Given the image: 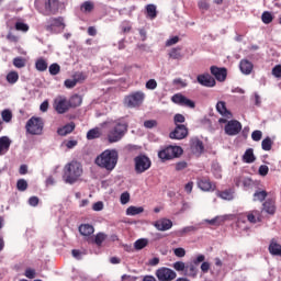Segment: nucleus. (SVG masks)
<instances>
[{"instance_id": "nucleus-1", "label": "nucleus", "mask_w": 281, "mask_h": 281, "mask_svg": "<svg viewBox=\"0 0 281 281\" xmlns=\"http://www.w3.org/2000/svg\"><path fill=\"white\" fill-rule=\"evenodd\" d=\"M119 159L120 154H117L115 149H105L95 158V164L99 168H103L104 170H108V172H112V170H115Z\"/></svg>"}, {"instance_id": "nucleus-2", "label": "nucleus", "mask_w": 281, "mask_h": 281, "mask_svg": "<svg viewBox=\"0 0 281 281\" xmlns=\"http://www.w3.org/2000/svg\"><path fill=\"white\" fill-rule=\"evenodd\" d=\"M128 133V122L124 120L114 121L106 134V139L110 144H115L124 137Z\"/></svg>"}, {"instance_id": "nucleus-3", "label": "nucleus", "mask_w": 281, "mask_h": 281, "mask_svg": "<svg viewBox=\"0 0 281 281\" xmlns=\"http://www.w3.org/2000/svg\"><path fill=\"white\" fill-rule=\"evenodd\" d=\"M60 5V0H35V8L43 16L58 14Z\"/></svg>"}, {"instance_id": "nucleus-4", "label": "nucleus", "mask_w": 281, "mask_h": 281, "mask_svg": "<svg viewBox=\"0 0 281 281\" xmlns=\"http://www.w3.org/2000/svg\"><path fill=\"white\" fill-rule=\"evenodd\" d=\"M80 177H82V165H80V162L71 161L64 167L63 179L65 183L74 186V183H76Z\"/></svg>"}, {"instance_id": "nucleus-5", "label": "nucleus", "mask_w": 281, "mask_h": 281, "mask_svg": "<svg viewBox=\"0 0 281 281\" xmlns=\"http://www.w3.org/2000/svg\"><path fill=\"white\" fill-rule=\"evenodd\" d=\"M183 155V148L180 146L169 145L158 151V157L161 161H170V159H175L177 157H181Z\"/></svg>"}, {"instance_id": "nucleus-6", "label": "nucleus", "mask_w": 281, "mask_h": 281, "mask_svg": "<svg viewBox=\"0 0 281 281\" xmlns=\"http://www.w3.org/2000/svg\"><path fill=\"white\" fill-rule=\"evenodd\" d=\"M43 128H45V122L38 116H32L25 125L26 133L30 135H43Z\"/></svg>"}, {"instance_id": "nucleus-7", "label": "nucleus", "mask_w": 281, "mask_h": 281, "mask_svg": "<svg viewBox=\"0 0 281 281\" xmlns=\"http://www.w3.org/2000/svg\"><path fill=\"white\" fill-rule=\"evenodd\" d=\"M65 27V19H63V16L49 18L45 25V30L49 32V34H60Z\"/></svg>"}, {"instance_id": "nucleus-8", "label": "nucleus", "mask_w": 281, "mask_h": 281, "mask_svg": "<svg viewBox=\"0 0 281 281\" xmlns=\"http://www.w3.org/2000/svg\"><path fill=\"white\" fill-rule=\"evenodd\" d=\"M135 164V172L136 175H144L146 170H150V166H153V161L146 155H139L134 158Z\"/></svg>"}, {"instance_id": "nucleus-9", "label": "nucleus", "mask_w": 281, "mask_h": 281, "mask_svg": "<svg viewBox=\"0 0 281 281\" xmlns=\"http://www.w3.org/2000/svg\"><path fill=\"white\" fill-rule=\"evenodd\" d=\"M53 108L58 115H65L69 111V100L65 95H58L54 99Z\"/></svg>"}, {"instance_id": "nucleus-10", "label": "nucleus", "mask_w": 281, "mask_h": 281, "mask_svg": "<svg viewBox=\"0 0 281 281\" xmlns=\"http://www.w3.org/2000/svg\"><path fill=\"white\" fill-rule=\"evenodd\" d=\"M144 98L143 92H134L125 97V104L130 106V109H135V106H139L142 102H144Z\"/></svg>"}, {"instance_id": "nucleus-11", "label": "nucleus", "mask_w": 281, "mask_h": 281, "mask_svg": "<svg viewBox=\"0 0 281 281\" xmlns=\"http://www.w3.org/2000/svg\"><path fill=\"white\" fill-rule=\"evenodd\" d=\"M159 281H172L177 278V272L170 268L162 267L156 271Z\"/></svg>"}, {"instance_id": "nucleus-12", "label": "nucleus", "mask_w": 281, "mask_h": 281, "mask_svg": "<svg viewBox=\"0 0 281 281\" xmlns=\"http://www.w3.org/2000/svg\"><path fill=\"white\" fill-rule=\"evenodd\" d=\"M224 131L226 135L229 136L238 135V133L243 131V124H240V122H238L237 120L228 121L224 127Z\"/></svg>"}, {"instance_id": "nucleus-13", "label": "nucleus", "mask_w": 281, "mask_h": 281, "mask_svg": "<svg viewBox=\"0 0 281 281\" xmlns=\"http://www.w3.org/2000/svg\"><path fill=\"white\" fill-rule=\"evenodd\" d=\"M198 188L202 190V192H214L216 190V183L211 182L207 177H200L196 179Z\"/></svg>"}, {"instance_id": "nucleus-14", "label": "nucleus", "mask_w": 281, "mask_h": 281, "mask_svg": "<svg viewBox=\"0 0 281 281\" xmlns=\"http://www.w3.org/2000/svg\"><path fill=\"white\" fill-rule=\"evenodd\" d=\"M170 139H186L188 137V127L186 125H177L169 134Z\"/></svg>"}, {"instance_id": "nucleus-15", "label": "nucleus", "mask_w": 281, "mask_h": 281, "mask_svg": "<svg viewBox=\"0 0 281 281\" xmlns=\"http://www.w3.org/2000/svg\"><path fill=\"white\" fill-rule=\"evenodd\" d=\"M171 100L175 104H179L180 106H188L189 109H194L195 106L194 101L186 98L183 94H173Z\"/></svg>"}, {"instance_id": "nucleus-16", "label": "nucleus", "mask_w": 281, "mask_h": 281, "mask_svg": "<svg viewBox=\"0 0 281 281\" xmlns=\"http://www.w3.org/2000/svg\"><path fill=\"white\" fill-rule=\"evenodd\" d=\"M212 76L218 82H225L227 80V68H218L217 66H211L210 68Z\"/></svg>"}, {"instance_id": "nucleus-17", "label": "nucleus", "mask_w": 281, "mask_h": 281, "mask_svg": "<svg viewBox=\"0 0 281 281\" xmlns=\"http://www.w3.org/2000/svg\"><path fill=\"white\" fill-rule=\"evenodd\" d=\"M196 80L199 85H202V87H216V79H214L210 74L199 75Z\"/></svg>"}, {"instance_id": "nucleus-18", "label": "nucleus", "mask_w": 281, "mask_h": 281, "mask_svg": "<svg viewBox=\"0 0 281 281\" xmlns=\"http://www.w3.org/2000/svg\"><path fill=\"white\" fill-rule=\"evenodd\" d=\"M154 226L156 227V229H158V232H168V229H172V221L168 218H162L156 221L154 223Z\"/></svg>"}, {"instance_id": "nucleus-19", "label": "nucleus", "mask_w": 281, "mask_h": 281, "mask_svg": "<svg viewBox=\"0 0 281 281\" xmlns=\"http://www.w3.org/2000/svg\"><path fill=\"white\" fill-rule=\"evenodd\" d=\"M239 69L245 76H249L254 71V64L249 59H241L239 63Z\"/></svg>"}, {"instance_id": "nucleus-20", "label": "nucleus", "mask_w": 281, "mask_h": 281, "mask_svg": "<svg viewBox=\"0 0 281 281\" xmlns=\"http://www.w3.org/2000/svg\"><path fill=\"white\" fill-rule=\"evenodd\" d=\"M74 131H76V123L70 122L63 127H59L57 134L60 135V137H66V135L74 133Z\"/></svg>"}, {"instance_id": "nucleus-21", "label": "nucleus", "mask_w": 281, "mask_h": 281, "mask_svg": "<svg viewBox=\"0 0 281 281\" xmlns=\"http://www.w3.org/2000/svg\"><path fill=\"white\" fill-rule=\"evenodd\" d=\"M106 240V234L98 233L94 237L87 238V243L90 245H97L98 247H102V243Z\"/></svg>"}, {"instance_id": "nucleus-22", "label": "nucleus", "mask_w": 281, "mask_h": 281, "mask_svg": "<svg viewBox=\"0 0 281 281\" xmlns=\"http://www.w3.org/2000/svg\"><path fill=\"white\" fill-rule=\"evenodd\" d=\"M95 232V228L91 224H81L79 226V233L81 236H85L86 238H92V234Z\"/></svg>"}, {"instance_id": "nucleus-23", "label": "nucleus", "mask_w": 281, "mask_h": 281, "mask_svg": "<svg viewBox=\"0 0 281 281\" xmlns=\"http://www.w3.org/2000/svg\"><path fill=\"white\" fill-rule=\"evenodd\" d=\"M234 181L237 188H251V186H254V180L247 177H236Z\"/></svg>"}, {"instance_id": "nucleus-24", "label": "nucleus", "mask_w": 281, "mask_h": 281, "mask_svg": "<svg viewBox=\"0 0 281 281\" xmlns=\"http://www.w3.org/2000/svg\"><path fill=\"white\" fill-rule=\"evenodd\" d=\"M268 250L271 254V256L281 257V245L278 243V239L276 238L271 239Z\"/></svg>"}, {"instance_id": "nucleus-25", "label": "nucleus", "mask_w": 281, "mask_h": 281, "mask_svg": "<svg viewBox=\"0 0 281 281\" xmlns=\"http://www.w3.org/2000/svg\"><path fill=\"white\" fill-rule=\"evenodd\" d=\"M187 278H196L199 276V268L194 263H188L184 268V273Z\"/></svg>"}, {"instance_id": "nucleus-26", "label": "nucleus", "mask_w": 281, "mask_h": 281, "mask_svg": "<svg viewBox=\"0 0 281 281\" xmlns=\"http://www.w3.org/2000/svg\"><path fill=\"white\" fill-rule=\"evenodd\" d=\"M12 144V140L8 136H1L0 137V155H5L8 150H10V146Z\"/></svg>"}, {"instance_id": "nucleus-27", "label": "nucleus", "mask_w": 281, "mask_h": 281, "mask_svg": "<svg viewBox=\"0 0 281 281\" xmlns=\"http://www.w3.org/2000/svg\"><path fill=\"white\" fill-rule=\"evenodd\" d=\"M191 150L194 155H201L205 147L203 146V142L200 139H193L191 142Z\"/></svg>"}, {"instance_id": "nucleus-28", "label": "nucleus", "mask_w": 281, "mask_h": 281, "mask_svg": "<svg viewBox=\"0 0 281 281\" xmlns=\"http://www.w3.org/2000/svg\"><path fill=\"white\" fill-rule=\"evenodd\" d=\"M216 111L218 112L220 115H223V117H229V115H232L229 110H227V105H226L225 101L217 102Z\"/></svg>"}, {"instance_id": "nucleus-29", "label": "nucleus", "mask_w": 281, "mask_h": 281, "mask_svg": "<svg viewBox=\"0 0 281 281\" xmlns=\"http://www.w3.org/2000/svg\"><path fill=\"white\" fill-rule=\"evenodd\" d=\"M247 218L249 221V223H260V221H262V214L260 213V211H250L247 214Z\"/></svg>"}, {"instance_id": "nucleus-30", "label": "nucleus", "mask_w": 281, "mask_h": 281, "mask_svg": "<svg viewBox=\"0 0 281 281\" xmlns=\"http://www.w3.org/2000/svg\"><path fill=\"white\" fill-rule=\"evenodd\" d=\"M263 210L265 212H267V214H276V201L268 199L265 203H263Z\"/></svg>"}, {"instance_id": "nucleus-31", "label": "nucleus", "mask_w": 281, "mask_h": 281, "mask_svg": "<svg viewBox=\"0 0 281 281\" xmlns=\"http://www.w3.org/2000/svg\"><path fill=\"white\" fill-rule=\"evenodd\" d=\"M80 104H82V97L79 94H74L68 100V105L70 106V109H76V108L80 106Z\"/></svg>"}, {"instance_id": "nucleus-32", "label": "nucleus", "mask_w": 281, "mask_h": 281, "mask_svg": "<svg viewBox=\"0 0 281 281\" xmlns=\"http://www.w3.org/2000/svg\"><path fill=\"white\" fill-rule=\"evenodd\" d=\"M144 206H130L126 209V216H137V214H143Z\"/></svg>"}, {"instance_id": "nucleus-33", "label": "nucleus", "mask_w": 281, "mask_h": 281, "mask_svg": "<svg viewBox=\"0 0 281 281\" xmlns=\"http://www.w3.org/2000/svg\"><path fill=\"white\" fill-rule=\"evenodd\" d=\"M243 159H244L245 164H254V161H256V156L254 155V149L248 148L245 151Z\"/></svg>"}, {"instance_id": "nucleus-34", "label": "nucleus", "mask_w": 281, "mask_h": 281, "mask_svg": "<svg viewBox=\"0 0 281 281\" xmlns=\"http://www.w3.org/2000/svg\"><path fill=\"white\" fill-rule=\"evenodd\" d=\"M169 58H172V60H181L183 58V55L181 54V47L171 48L169 52Z\"/></svg>"}, {"instance_id": "nucleus-35", "label": "nucleus", "mask_w": 281, "mask_h": 281, "mask_svg": "<svg viewBox=\"0 0 281 281\" xmlns=\"http://www.w3.org/2000/svg\"><path fill=\"white\" fill-rule=\"evenodd\" d=\"M102 135V132H100V127H94L87 133V139H98Z\"/></svg>"}, {"instance_id": "nucleus-36", "label": "nucleus", "mask_w": 281, "mask_h": 281, "mask_svg": "<svg viewBox=\"0 0 281 281\" xmlns=\"http://www.w3.org/2000/svg\"><path fill=\"white\" fill-rule=\"evenodd\" d=\"M78 80H85V75L79 74V78L78 79H67L65 81V87L67 89H74V87H76V85H78Z\"/></svg>"}, {"instance_id": "nucleus-37", "label": "nucleus", "mask_w": 281, "mask_h": 281, "mask_svg": "<svg viewBox=\"0 0 281 281\" xmlns=\"http://www.w3.org/2000/svg\"><path fill=\"white\" fill-rule=\"evenodd\" d=\"M216 194L220 199H223L224 201H232L234 199V194L229 190L217 191Z\"/></svg>"}, {"instance_id": "nucleus-38", "label": "nucleus", "mask_w": 281, "mask_h": 281, "mask_svg": "<svg viewBox=\"0 0 281 281\" xmlns=\"http://www.w3.org/2000/svg\"><path fill=\"white\" fill-rule=\"evenodd\" d=\"M146 13L149 19H157V7L155 4H147Z\"/></svg>"}, {"instance_id": "nucleus-39", "label": "nucleus", "mask_w": 281, "mask_h": 281, "mask_svg": "<svg viewBox=\"0 0 281 281\" xmlns=\"http://www.w3.org/2000/svg\"><path fill=\"white\" fill-rule=\"evenodd\" d=\"M7 82H9V85H16V82H19V72L10 71L7 75Z\"/></svg>"}, {"instance_id": "nucleus-40", "label": "nucleus", "mask_w": 281, "mask_h": 281, "mask_svg": "<svg viewBox=\"0 0 281 281\" xmlns=\"http://www.w3.org/2000/svg\"><path fill=\"white\" fill-rule=\"evenodd\" d=\"M35 69H37V71H47V60L44 58L37 59L35 63Z\"/></svg>"}, {"instance_id": "nucleus-41", "label": "nucleus", "mask_w": 281, "mask_h": 281, "mask_svg": "<svg viewBox=\"0 0 281 281\" xmlns=\"http://www.w3.org/2000/svg\"><path fill=\"white\" fill-rule=\"evenodd\" d=\"M273 147V140H271V137H266L262 142H261V148L262 150L269 151L271 150V148Z\"/></svg>"}, {"instance_id": "nucleus-42", "label": "nucleus", "mask_w": 281, "mask_h": 281, "mask_svg": "<svg viewBox=\"0 0 281 281\" xmlns=\"http://www.w3.org/2000/svg\"><path fill=\"white\" fill-rule=\"evenodd\" d=\"M191 232H196V226H186L182 229L177 231V236H186V234H190Z\"/></svg>"}, {"instance_id": "nucleus-43", "label": "nucleus", "mask_w": 281, "mask_h": 281, "mask_svg": "<svg viewBox=\"0 0 281 281\" xmlns=\"http://www.w3.org/2000/svg\"><path fill=\"white\" fill-rule=\"evenodd\" d=\"M261 21L262 23H265L266 25H269V23H272L273 21V15L271 14V12L269 11H265L261 15Z\"/></svg>"}, {"instance_id": "nucleus-44", "label": "nucleus", "mask_w": 281, "mask_h": 281, "mask_svg": "<svg viewBox=\"0 0 281 281\" xmlns=\"http://www.w3.org/2000/svg\"><path fill=\"white\" fill-rule=\"evenodd\" d=\"M267 196H268L267 191H257L254 193V201H260L262 203V201H265Z\"/></svg>"}, {"instance_id": "nucleus-45", "label": "nucleus", "mask_w": 281, "mask_h": 281, "mask_svg": "<svg viewBox=\"0 0 281 281\" xmlns=\"http://www.w3.org/2000/svg\"><path fill=\"white\" fill-rule=\"evenodd\" d=\"M50 76H58L60 74V65L57 63L52 64L48 68Z\"/></svg>"}, {"instance_id": "nucleus-46", "label": "nucleus", "mask_w": 281, "mask_h": 281, "mask_svg": "<svg viewBox=\"0 0 281 281\" xmlns=\"http://www.w3.org/2000/svg\"><path fill=\"white\" fill-rule=\"evenodd\" d=\"M148 246V239L142 238L135 241L134 247L135 249H144V247Z\"/></svg>"}, {"instance_id": "nucleus-47", "label": "nucleus", "mask_w": 281, "mask_h": 281, "mask_svg": "<svg viewBox=\"0 0 281 281\" xmlns=\"http://www.w3.org/2000/svg\"><path fill=\"white\" fill-rule=\"evenodd\" d=\"M186 122V116L183 114H176L173 116V123L176 126H184L183 123Z\"/></svg>"}, {"instance_id": "nucleus-48", "label": "nucleus", "mask_w": 281, "mask_h": 281, "mask_svg": "<svg viewBox=\"0 0 281 281\" xmlns=\"http://www.w3.org/2000/svg\"><path fill=\"white\" fill-rule=\"evenodd\" d=\"M1 117H2L3 122H7V123L12 122V111L3 110L1 112Z\"/></svg>"}, {"instance_id": "nucleus-49", "label": "nucleus", "mask_w": 281, "mask_h": 281, "mask_svg": "<svg viewBox=\"0 0 281 281\" xmlns=\"http://www.w3.org/2000/svg\"><path fill=\"white\" fill-rule=\"evenodd\" d=\"M16 188L20 192H25L27 190V181L25 179L18 180Z\"/></svg>"}, {"instance_id": "nucleus-50", "label": "nucleus", "mask_w": 281, "mask_h": 281, "mask_svg": "<svg viewBox=\"0 0 281 281\" xmlns=\"http://www.w3.org/2000/svg\"><path fill=\"white\" fill-rule=\"evenodd\" d=\"M13 65L18 69H23V67H25V60L22 57H15L13 59Z\"/></svg>"}, {"instance_id": "nucleus-51", "label": "nucleus", "mask_w": 281, "mask_h": 281, "mask_svg": "<svg viewBox=\"0 0 281 281\" xmlns=\"http://www.w3.org/2000/svg\"><path fill=\"white\" fill-rule=\"evenodd\" d=\"M15 30L18 32H29L30 31V26L23 22H16L15 23Z\"/></svg>"}, {"instance_id": "nucleus-52", "label": "nucleus", "mask_w": 281, "mask_h": 281, "mask_svg": "<svg viewBox=\"0 0 281 281\" xmlns=\"http://www.w3.org/2000/svg\"><path fill=\"white\" fill-rule=\"evenodd\" d=\"M187 266H188V265H186V262H183V261H176V262L173 263V269H175L176 271H183V273H184Z\"/></svg>"}, {"instance_id": "nucleus-53", "label": "nucleus", "mask_w": 281, "mask_h": 281, "mask_svg": "<svg viewBox=\"0 0 281 281\" xmlns=\"http://www.w3.org/2000/svg\"><path fill=\"white\" fill-rule=\"evenodd\" d=\"M94 4L91 1H86L82 3L81 9L85 10V12H93Z\"/></svg>"}, {"instance_id": "nucleus-54", "label": "nucleus", "mask_w": 281, "mask_h": 281, "mask_svg": "<svg viewBox=\"0 0 281 281\" xmlns=\"http://www.w3.org/2000/svg\"><path fill=\"white\" fill-rule=\"evenodd\" d=\"M25 278H29V280H34L36 278V270L27 268L24 273Z\"/></svg>"}, {"instance_id": "nucleus-55", "label": "nucleus", "mask_w": 281, "mask_h": 281, "mask_svg": "<svg viewBox=\"0 0 281 281\" xmlns=\"http://www.w3.org/2000/svg\"><path fill=\"white\" fill-rule=\"evenodd\" d=\"M157 125V120H147L144 122L145 128H156Z\"/></svg>"}, {"instance_id": "nucleus-56", "label": "nucleus", "mask_w": 281, "mask_h": 281, "mask_svg": "<svg viewBox=\"0 0 281 281\" xmlns=\"http://www.w3.org/2000/svg\"><path fill=\"white\" fill-rule=\"evenodd\" d=\"M251 139L254 142H260V139H262V132L261 131H254L251 134Z\"/></svg>"}, {"instance_id": "nucleus-57", "label": "nucleus", "mask_w": 281, "mask_h": 281, "mask_svg": "<svg viewBox=\"0 0 281 281\" xmlns=\"http://www.w3.org/2000/svg\"><path fill=\"white\" fill-rule=\"evenodd\" d=\"M156 87H157V80H155V79H149L146 82V89H149L150 91H155Z\"/></svg>"}, {"instance_id": "nucleus-58", "label": "nucleus", "mask_w": 281, "mask_h": 281, "mask_svg": "<svg viewBox=\"0 0 281 281\" xmlns=\"http://www.w3.org/2000/svg\"><path fill=\"white\" fill-rule=\"evenodd\" d=\"M259 175H260V177H267V175H269V166L261 165L259 167Z\"/></svg>"}, {"instance_id": "nucleus-59", "label": "nucleus", "mask_w": 281, "mask_h": 281, "mask_svg": "<svg viewBox=\"0 0 281 281\" xmlns=\"http://www.w3.org/2000/svg\"><path fill=\"white\" fill-rule=\"evenodd\" d=\"M186 168H188V164L184 160L176 164L177 172H181V170H186Z\"/></svg>"}, {"instance_id": "nucleus-60", "label": "nucleus", "mask_w": 281, "mask_h": 281, "mask_svg": "<svg viewBox=\"0 0 281 281\" xmlns=\"http://www.w3.org/2000/svg\"><path fill=\"white\" fill-rule=\"evenodd\" d=\"M173 254L177 258H186V250L181 247L173 249Z\"/></svg>"}, {"instance_id": "nucleus-61", "label": "nucleus", "mask_w": 281, "mask_h": 281, "mask_svg": "<svg viewBox=\"0 0 281 281\" xmlns=\"http://www.w3.org/2000/svg\"><path fill=\"white\" fill-rule=\"evenodd\" d=\"M131 201V194L128 192H124L121 194V203L122 205H126Z\"/></svg>"}, {"instance_id": "nucleus-62", "label": "nucleus", "mask_w": 281, "mask_h": 281, "mask_svg": "<svg viewBox=\"0 0 281 281\" xmlns=\"http://www.w3.org/2000/svg\"><path fill=\"white\" fill-rule=\"evenodd\" d=\"M272 76H274V78H281V65H277L273 67Z\"/></svg>"}, {"instance_id": "nucleus-63", "label": "nucleus", "mask_w": 281, "mask_h": 281, "mask_svg": "<svg viewBox=\"0 0 281 281\" xmlns=\"http://www.w3.org/2000/svg\"><path fill=\"white\" fill-rule=\"evenodd\" d=\"M40 201L41 200L38 199V196H31L29 199V205H31L32 207H36V205H38Z\"/></svg>"}, {"instance_id": "nucleus-64", "label": "nucleus", "mask_w": 281, "mask_h": 281, "mask_svg": "<svg viewBox=\"0 0 281 281\" xmlns=\"http://www.w3.org/2000/svg\"><path fill=\"white\" fill-rule=\"evenodd\" d=\"M177 43H179V36H173L166 42V46L171 47V45H177Z\"/></svg>"}]
</instances>
